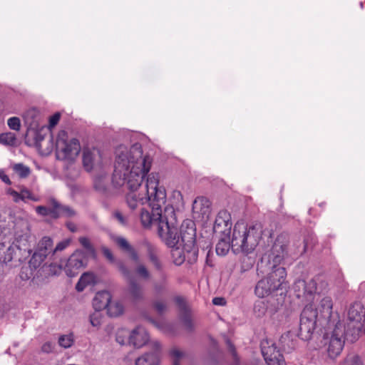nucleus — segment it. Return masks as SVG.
<instances>
[{
	"instance_id": "1",
	"label": "nucleus",
	"mask_w": 365,
	"mask_h": 365,
	"mask_svg": "<svg viewBox=\"0 0 365 365\" xmlns=\"http://www.w3.org/2000/svg\"><path fill=\"white\" fill-rule=\"evenodd\" d=\"M116 158L112 183L116 188H126L130 192L126 202L131 210L140 208V218L143 227L158 225V235L166 245L173 246L178 242L176 229L173 225L174 208L166 205V192L158 187V174L148 175L142 185L144 177L151 168L152 160L143 156L141 145L135 143L130 148L120 145Z\"/></svg>"
},
{
	"instance_id": "2",
	"label": "nucleus",
	"mask_w": 365,
	"mask_h": 365,
	"mask_svg": "<svg viewBox=\"0 0 365 365\" xmlns=\"http://www.w3.org/2000/svg\"><path fill=\"white\" fill-rule=\"evenodd\" d=\"M262 235V226L260 223L247 224L237 222L233 229L231 248L237 253L250 254L257 246Z\"/></svg>"
},
{
	"instance_id": "3",
	"label": "nucleus",
	"mask_w": 365,
	"mask_h": 365,
	"mask_svg": "<svg viewBox=\"0 0 365 365\" xmlns=\"http://www.w3.org/2000/svg\"><path fill=\"white\" fill-rule=\"evenodd\" d=\"M346 339L349 335L352 336L351 341H354L361 334H365V307L359 302L353 303L348 310Z\"/></svg>"
},
{
	"instance_id": "4",
	"label": "nucleus",
	"mask_w": 365,
	"mask_h": 365,
	"mask_svg": "<svg viewBox=\"0 0 365 365\" xmlns=\"http://www.w3.org/2000/svg\"><path fill=\"white\" fill-rule=\"evenodd\" d=\"M56 149L58 159L72 160L80 153L81 145L78 139L69 138L68 133L62 130L56 137Z\"/></svg>"
},
{
	"instance_id": "5",
	"label": "nucleus",
	"mask_w": 365,
	"mask_h": 365,
	"mask_svg": "<svg viewBox=\"0 0 365 365\" xmlns=\"http://www.w3.org/2000/svg\"><path fill=\"white\" fill-rule=\"evenodd\" d=\"M287 242L284 237L278 236L271 249L262 257L260 263L258 264V269H262L264 266L272 265L274 268L279 266L287 254Z\"/></svg>"
},
{
	"instance_id": "6",
	"label": "nucleus",
	"mask_w": 365,
	"mask_h": 365,
	"mask_svg": "<svg viewBox=\"0 0 365 365\" xmlns=\"http://www.w3.org/2000/svg\"><path fill=\"white\" fill-rule=\"evenodd\" d=\"M317 323L318 312L312 304L307 305L301 314L298 336L304 341L310 339Z\"/></svg>"
},
{
	"instance_id": "7",
	"label": "nucleus",
	"mask_w": 365,
	"mask_h": 365,
	"mask_svg": "<svg viewBox=\"0 0 365 365\" xmlns=\"http://www.w3.org/2000/svg\"><path fill=\"white\" fill-rule=\"evenodd\" d=\"M325 329L327 330L326 334H331L327 348L328 356L331 359H335L341 354L344 345L345 328L341 322H338L332 329Z\"/></svg>"
},
{
	"instance_id": "8",
	"label": "nucleus",
	"mask_w": 365,
	"mask_h": 365,
	"mask_svg": "<svg viewBox=\"0 0 365 365\" xmlns=\"http://www.w3.org/2000/svg\"><path fill=\"white\" fill-rule=\"evenodd\" d=\"M333 302L330 297H323L317 309L318 312L319 325L324 329H332L334 326L340 322L336 314L332 312Z\"/></svg>"
},
{
	"instance_id": "9",
	"label": "nucleus",
	"mask_w": 365,
	"mask_h": 365,
	"mask_svg": "<svg viewBox=\"0 0 365 365\" xmlns=\"http://www.w3.org/2000/svg\"><path fill=\"white\" fill-rule=\"evenodd\" d=\"M36 212L42 216L50 215L53 219L60 217H71L76 215V212L71 207L59 203L55 199L49 201V207L37 206L36 207Z\"/></svg>"
},
{
	"instance_id": "10",
	"label": "nucleus",
	"mask_w": 365,
	"mask_h": 365,
	"mask_svg": "<svg viewBox=\"0 0 365 365\" xmlns=\"http://www.w3.org/2000/svg\"><path fill=\"white\" fill-rule=\"evenodd\" d=\"M176 220L175 215H174L173 223V225L176 229V237H178V242L173 246H170L167 245L170 247H174L178 245H187V247L190 246H192L193 243H195V229L194 228V222L190 220L184 221L181 225L180 228V235H179L178 233V227L175 225Z\"/></svg>"
},
{
	"instance_id": "11",
	"label": "nucleus",
	"mask_w": 365,
	"mask_h": 365,
	"mask_svg": "<svg viewBox=\"0 0 365 365\" xmlns=\"http://www.w3.org/2000/svg\"><path fill=\"white\" fill-rule=\"evenodd\" d=\"M269 266H264L263 269H260L261 272H268L267 279L273 284V287H277L279 289H286V277L287 272L284 267L276 266L274 268Z\"/></svg>"
},
{
	"instance_id": "12",
	"label": "nucleus",
	"mask_w": 365,
	"mask_h": 365,
	"mask_svg": "<svg viewBox=\"0 0 365 365\" xmlns=\"http://www.w3.org/2000/svg\"><path fill=\"white\" fill-rule=\"evenodd\" d=\"M232 227L231 215L225 210H220L215 219L213 231L216 235L227 237L230 235Z\"/></svg>"
},
{
	"instance_id": "13",
	"label": "nucleus",
	"mask_w": 365,
	"mask_h": 365,
	"mask_svg": "<svg viewBox=\"0 0 365 365\" xmlns=\"http://www.w3.org/2000/svg\"><path fill=\"white\" fill-rule=\"evenodd\" d=\"M150 351L135 359V365H159L160 362L161 345L158 341L150 344Z\"/></svg>"
},
{
	"instance_id": "14",
	"label": "nucleus",
	"mask_w": 365,
	"mask_h": 365,
	"mask_svg": "<svg viewBox=\"0 0 365 365\" xmlns=\"http://www.w3.org/2000/svg\"><path fill=\"white\" fill-rule=\"evenodd\" d=\"M48 132L49 131L45 126L34 131L35 145L43 154L49 153L53 148L52 134L50 133L48 139H46Z\"/></svg>"
},
{
	"instance_id": "15",
	"label": "nucleus",
	"mask_w": 365,
	"mask_h": 365,
	"mask_svg": "<svg viewBox=\"0 0 365 365\" xmlns=\"http://www.w3.org/2000/svg\"><path fill=\"white\" fill-rule=\"evenodd\" d=\"M101 164V155L96 148H84L83 150V165L87 171H91Z\"/></svg>"
},
{
	"instance_id": "16",
	"label": "nucleus",
	"mask_w": 365,
	"mask_h": 365,
	"mask_svg": "<svg viewBox=\"0 0 365 365\" xmlns=\"http://www.w3.org/2000/svg\"><path fill=\"white\" fill-rule=\"evenodd\" d=\"M262 354L266 363L268 365H284L285 361L279 351L277 349L274 344L265 346L262 345Z\"/></svg>"
},
{
	"instance_id": "17",
	"label": "nucleus",
	"mask_w": 365,
	"mask_h": 365,
	"mask_svg": "<svg viewBox=\"0 0 365 365\" xmlns=\"http://www.w3.org/2000/svg\"><path fill=\"white\" fill-rule=\"evenodd\" d=\"M85 266L84 255L81 252H76L68 259L64 267L66 274L73 277L78 274V271Z\"/></svg>"
},
{
	"instance_id": "18",
	"label": "nucleus",
	"mask_w": 365,
	"mask_h": 365,
	"mask_svg": "<svg viewBox=\"0 0 365 365\" xmlns=\"http://www.w3.org/2000/svg\"><path fill=\"white\" fill-rule=\"evenodd\" d=\"M148 334L142 327L134 329L128 336V342L136 348H140L148 341Z\"/></svg>"
},
{
	"instance_id": "19",
	"label": "nucleus",
	"mask_w": 365,
	"mask_h": 365,
	"mask_svg": "<svg viewBox=\"0 0 365 365\" xmlns=\"http://www.w3.org/2000/svg\"><path fill=\"white\" fill-rule=\"evenodd\" d=\"M143 245L145 247L148 259L153 267L160 274L163 272V264L158 257L157 247L148 241H145Z\"/></svg>"
},
{
	"instance_id": "20",
	"label": "nucleus",
	"mask_w": 365,
	"mask_h": 365,
	"mask_svg": "<svg viewBox=\"0 0 365 365\" xmlns=\"http://www.w3.org/2000/svg\"><path fill=\"white\" fill-rule=\"evenodd\" d=\"M175 301L178 306L181 312V319L186 329L189 331H192L195 328L194 324L190 317V312L187 306L186 302L184 298L177 297Z\"/></svg>"
},
{
	"instance_id": "21",
	"label": "nucleus",
	"mask_w": 365,
	"mask_h": 365,
	"mask_svg": "<svg viewBox=\"0 0 365 365\" xmlns=\"http://www.w3.org/2000/svg\"><path fill=\"white\" fill-rule=\"evenodd\" d=\"M277 290L279 289L277 287H273V284L266 277L257 283L255 292L258 297L263 298Z\"/></svg>"
},
{
	"instance_id": "22",
	"label": "nucleus",
	"mask_w": 365,
	"mask_h": 365,
	"mask_svg": "<svg viewBox=\"0 0 365 365\" xmlns=\"http://www.w3.org/2000/svg\"><path fill=\"white\" fill-rule=\"evenodd\" d=\"M192 211L195 214L207 217L210 212V202L205 197H197L192 203Z\"/></svg>"
},
{
	"instance_id": "23",
	"label": "nucleus",
	"mask_w": 365,
	"mask_h": 365,
	"mask_svg": "<svg viewBox=\"0 0 365 365\" xmlns=\"http://www.w3.org/2000/svg\"><path fill=\"white\" fill-rule=\"evenodd\" d=\"M111 300V295L108 291H101L96 293L93 299V307L96 311H101L107 309L110 301Z\"/></svg>"
},
{
	"instance_id": "24",
	"label": "nucleus",
	"mask_w": 365,
	"mask_h": 365,
	"mask_svg": "<svg viewBox=\"0 0 365 365\" xmlns=\"http://www.w3.org/2000/svg\"><path fill=\"white\" fill-rule=\"evenodd\" d=\"M128 292L129 297L134 302L143 300L144 298L142 287L134 279L129 281Z\"/></svg>"
},
{
	"instance_id": "25",
	"label": "nucleus",
	"mask_w": 365,
	"mask_h": 365,
	"mask_svg": "<svg viewBox=\"0 0 365 365\" xmlns=\"http://www.w3.org/2000/svg\"><path fill=\"white\" fill-rule=\"evenodd\" d=\"M52 247L53 240L48 237H43L38 242L37 248L34 252L46 257L47 255L51 252Z\"/></svg>"
},
{
	"instance_id": "26",
	"label": "nucleus",
	"mask_w": 365,
	"mask_h": 365,
	"mask_svg": "<svg viewBox=\"0 0 365 365\" xmlns=\"http://www.w3.org/2000/svg\"><path fill=\"white\" fill-rule=\"evenodd\" d=\"M230 240V236L227 237L220 236V238L216 245V253L218 255L225 256L228 253L230 248L231 247V241Z\"/></svg>"
},
{
	"instance_id": "27",
	"label": "nucleus",
	"mask_w": 365,
	"mask_h": 365,
	"mask_svg": "<svg viewBox=\"0 0 365 365\" xmlns=\"http://www.w3.org/2000/svg\"><path fill=\"white\" fill-rule=\"evenodd\" d=\"M95 277L92 273H83L80 277L78 283L76 285V289L78 292H82L86 286L91 284L94 282Z\"/></svg>"
},
{
	"instance_id": "28",
	"label": "nucleus",
	"mask_w": 365,
	"mask_h": 365,
	"mask_svg": "<svg viewBox=\"0 0 365 365\" xmlns=\"http://www.w3.org/2000/svg\"><path fill=\"white\" fill-rule=\"evenodd\" d=\"M182 247L185 252L187 261L190 264H194L197 261L198 256V249L196 247L195 243H193V245L190 246V247H187V245H183Z\"/></svg>"
},
{
	"instance_id": "29",
	"label": "nucleus",
	"mask_w": 365,
	"mask_h": 365,
	"mask_svg": "<svg viewBox=\"0 0 365 365\" xmlns=\"http://www.w3.org/2000/svg\"><path fill=\"white\" fill-rule=\"evenodd\" d=\"M173 248L172 250L173 262L175 265L180 266L186 259L185 252L183 250V248L180 249L179 247H178V245Z\"/></svg>"
},
{
	"instance_id": "30",
	"label": "nucleus",
	"mask_w": 365,
	"mask_h": 365,
	"mask_svg": "<svg viewBox=\"0 0 365 365\" xmlns=\"http://www.w3.org/2000/svg\"><path fill=\"white\" fill-rule=\"evenodd\" d=\"M168 277L165 272L160 274V279L153 284V287L157 294L163 293L167 287Z\"/></svg>"
},
{
	"instance_id": "31",
	"label": "nucleus",
	"mask_w": 365,
	"mask_h": 365,
	"mask_svg": "<svg viewBox=\"0 0 365 365\" xmlns=\"http://www.w3.org/2000/svg\"><path fill=\"white\" fill-rule=\"evenodd\" d=\"M108 314L110 317H118L123 312V306L120 302H112L110 301L108 306L107 307Z\"/></svg>"
},
{
	"instance_id": "32",
	"label": "nucleus",
	"mask_w": 365,
	"mask_h": 365,
	"mask_svg": "<svg viewBox=\"0 0 365 365\" xmlns=\"http://www.w3.org/2000/svg\"><path fill=\"white\" fill-rule=\"evenodd\" d=\"M114 264L118 269V272L128 280L133 279L132 274L130 269L127 267L124 262L122 260H117Z\"/></svg>"
},
{
	"instance_id": "33",
	"label": "nucleus",
	"mask_w": 365,
	"mask_h": 365,
	"mask_svg": "<svg viewBox=\"0 0 365 365\" xmlns=\"http://www.w3.org/2000/svg\"><path fill=\"white\" fill-rule=\"evenodd\" d=\"M13 170L16 173V174L21 178H26L31 173L30 168L22 163L15 164L13 166Z\"/></svg>"
},
{
	"instance_id": "34",
	"label": "nucleus",
	"mask_w": 365,
	"mask_h": 365,
	"mask_svg": "<svg viewBox=\"0 0 365 365\" xmlns=\"http://www.w3.org/2000/svg\"><path fill=\"white\" fill-rule=\"evenodd\" d=\"M16 141V135L13 133L8 132L0 135V143L5 145H14Z\"/></svg>"
},
{
	"instance_id": "35",
	"label": "nucleus",
	"mask_w": 365,
	"mask_h": 365,
	"mask_svg": "<svg viewBox=\"0 0 365 365\" xmlns=\"http://www.w3.org/2000/svg\"><path fill=\"white\" fill-rule=\"evenodd\" d=\"M45 259L46 257L34 252L29 262V267L31 269H36L41 266Z\"/></svg>"
},
{
	"instance_id": "36",
	"label": "nucleus",
	"mask_w": 365,
	"mask_h": 365,
	"mask_svg": "<svg viewBox=\"0 0 365 365\" xmlns=\"http://www.w3.org/2000/svg\"><path fill=\"white\" fill-rule=\"evenodd\" d=\"M341 365H364L361 358L354 354H349L343 361Z\"/></svg>"
},
{
	"instance_id": "37",
	"label": "nucleus",
	"mask_w": 365,
	"mask_h": 365,
	"mask_svg": "<svg viewBox=\"0 0 365 365\" xmlns=\"http://www.w3.org/2000/svg\"><path fill=\"white\" fill-rule=\"evenodd\" d=\"M307 287V282L303 279H297L295 281L293 289L296 293V295L298 298L304 297L303 291Z\"/></svg>"
},
{
	"instance_id": "38",
	"label": "nucleus",
	"mask_w": 365,
	"mask_h": 365,
	"mask_svg": "<svg viewBox=\"0 0 365 365\" xmlns=\"http://www.w3.org/2000/svg\"><path fill=\"white\" fill-rule=\"evenodd\" d=\"M135 272L140 277L145 280L150 279L151 277L150 271L143 264H140L136 267Z\"/></svg>"
},
{
	"instance_id": "39",
	"label": "nucleus",
	"mask_w": 365,
	"mask_h": 365,
	"mask_svg": "<svg viewBox=\"0 0 365 365\" xmlns=\"http://www.w3.org/2000/svg\"><path fill=\"white\" fill-rule=\"evenodd\" d=\"M78 242L83 247H84L91 255L93 256L96 255V250L91 243L90 240L86 237H80Z\"/></svg>"
},
{
	"instance_id": "40",
	"label": "nucleus",
	"mask_w": 365,
	"mask_h": 365,
	"mask_svg": "<svg viewBox=\"0 0 365 365\" xmlns=\"http://www.w3.org/2000/svg\"><path fill=\"white\" fill-rule=\"evenodd\" d=\"M43 268L46 269L48 275H56L60 273L62 269V265L56 263H51L48 265H44Z\"/></svg>"
},
{
	"instance_id": "41",
	"label": "nucleus",
	"mask_w": 365,
	"mask_h": 365,
	"mask_svg": "<svg viewBox=\"0 0 365 365\" xmlns=\"http://www.w3.org/2000/svg\"><path fill=\"white\" fill-rule=\"evenodd\" d=\"M170 356L173 358V365H180V361L185 356V353L175 348L170 350Z\"/></svg>"
},
{
	"instance_id": "42",
	"label": "nucleus",
	"mask_w": 365,
	"mask_h": 365,
	"mask_svg": "<svg viewBox=\"0 0 365 365\" xmlns=\"http://www.w3.org/2000/svg\"><path fill=\"white\" fill-rule=\"evenodd\" d=\"M73 339L72 335H62L58 339V344L61 346L66 349L72 346Z\"/></svg>"
},
{
	"instance_id": "43",
	"label": "nucleus",
	"mask_w": 365,
	"mask_h": 365,
	"mask_svg": "<svg viewBox=\"0 0 365 365\" xmlns=\"http://www.w3.org/2000/svg\"><path fill=\"white\" fill-rule=\"evenodd\" d=\"M317 287H316V282L314 280H309L308 282H307V287L304 289V291H303L304 297H309L312 296L314 293L316 292Z\"/></svg>"
},
{
	"instance_id": "44",
	"label": "nucleus",
	"mask_w": 365,
	"mask_h": 365,
	"mask_svg": "<svg viewBox=\"0 0 365 365\" xmlns=\"http://www.w3.org/2000/svg\"><path fill=\"white\" fill-rule=\"evenodd\" d=\"M114 241L120 248L126 252L132 247L127 240L123 237H117Z\"/></svg>"
},
{
	"instance_id": "45",
	"label": "nucleus",
	"mask_w": 365,
	"mask_h": 365,
	"mask_svg": "<svg viewBox=\"0 0 365 365\" xmlns=\"http://www.w3.org/2000/svg\"><path fill=\"white\" fill-rule=\"evenodd\" d=\"M14 252L15 247L10 246L6 249V252H4V257H1V259H2L3 262L5 263L10 262L14 259Z\"/></svg>"
},
{
	"instance_id": "46",
	"label": "nucleus",
	"mask_w": 365,
	"mask_h": 365,
	"mask_svg": "<svg viewBox=\"0 0 365 365\" xmlns=\"http://www.w3.org/2000/svg\"><path fill=\"white\" fill-rule=\"evenodd\" d=\"M20 194L21 200L24 201L26 199H29L33 201H38V198L35 197L32 193L25 187H20Z\"/></svg>"
},
{
	"instance_id": "47",
	"label": "nucleus",
	"mask_w": 365,
	"mask_h": 365,
	"mask_svg": "<svg viewBox=\"0 0 365 365\" xmlns=\"http://www.w3.org/2000/svg\"><path fill=\"white\" fill-rule=\"evenodd\" d=\"M7 124L9 127L14 130H19L21 128L20 119L16 116L10 118L8 120Z\"/></svg>"
},
{
	"instance_id": "48",
	"label": "nucleus",
	"mask_w": 365,
	"mask_h": 365,
	"mask_svg": "<svg viewBox=\"0 0 365 365\" xmlns=\"http://www.w3.org/2000/svg\"><path fill=\"white\" fill-rule=\"evenodd\" d=\"M94 187L96 190L101 192H106L107 190V185L105 183L104 178H99L95 180Z\"/></svg>"
},
{
	"instance_id": "49",
	"label": "nucleus",
	"mask_w": 365,
	"mask_h": 365,
	"mask_svg": "<svg viewBox=\"0 0 365 365\" xmlns=\"http://www.w3.org/2000/svg\"><path fill=\"white\" fill-rule=\"evenodd\" d=\"M153 306L155 311L159 314H163L167 309V306L165 302L160 300H155L153 302Z\"/></svg>"
},
{
	"instance_id": "50",
	"label": "nucleus",
	"mask_w": 365,
	"mask_h": 365,
	"mask_svg": "<svg viewBox=\"0 0 365 365\" xmlns=\"http://www.w3.org/2000/svg\"><path fill=\"white\" fill-rule=\"evenodd\" d=\"M113 217L118 222L122 225H126L128 224V219L125 217L123 213L118 210H115L113 213Z\"/></svg>"
},
{
	"instance_id": "51",
	"label": "nucleus",
	"mask_w": 365,
	"mask_h": 365,
	"mask_svg": "<svg viewBox=\"0 0 365 365\" xmlns=\"http://www.w3.org/2000/svg\"><path fill=\"white\" fill-rule=\"evenodd\" d=\"M60 117L61 115H51L48 120V125L45 126L46 128H48V130L51 134H52V129L58 123Z\"/></svg>"
},
{
	"instance_id": "52",
	"label": "nucleus",
	"mask_w": 365,
	"mask_h": 365,
	"mask_svg": "<svg viewBox=\"0 0 365 365\" xmlns=\"http://www.w3.org/2000/svg\"><path fill=\"white\" fill-rule=\"evenodd\" d=\"M254 311L258 316H262L266 312V307L263 302H257L254 307Z\"/></svg>"
},
{
	"instance_id": "53",
	"label": "nucleus",
	"mask_w": 365,
	"mask_h": 365,
	"mask_svg": "<svg viewBox=\"0 0 365 365\" xmlns=\"http://www.w3.org/2000/svg\"><path fill=\"white\" fill-rule=\"evenodd\" d=\"M101 251L105 256V257L111 263L114 264L116 260L110 249L106 247H102Z\"/></svg>"
},
{
	"instance_id": "54",
	"label": "nucleus",
	"mask_w": 365,
	"mask_h": 365,
	"mask_svg": "<svg viewBox=\"0 0 365 365\" xmlns=\"http://www.w3.org/2000/svg\"><path fill=\"white\" fill-rule=\"evenodd\" d=\"M6 193L12 196L13 200L15 202H19L20 200H21L20 192H19L11 188H9L6 190Z\"/></svg>"
},
{
	"instance_id": "55",
	"label": "nucleus",
	"mask_w": 365,
	"mask_h": 365,
	"mask_svg": "<svg viewBox=\"0 0 365 365\" xmlns=\"http://www.w3.org/2000/svg\"><path fill=\"white\" fill-rule=\"evenodd\" d=\"M127 252H128V254L130 256V258L133 261H135V262L139 261V255H138V252H136V250L133 247H131Z\"/></svg>"
},
{
	"instance_id": "56",
	"label": "nucleus",
	"mask_w": 365,
	"mask_h": 365,
	"mask_svg": "<svg viewBox=\"0 0 365 365\" xmlns=\"http://www.w3.org/2000/svg\"><path fill=\"white\" fill-rule=\"evenodd\" d=\"M127 252H128V254L130 256V258L133 261H135V262L139 261V255H138V252H136V250L133 247H131Z\"/></svg>"
},
{
	"instance_id": "57",
	"label": "nucleus",
	"mask_w": 365,
	"mask_h": 365,
	"mask_svg": "<svg viewBox=\"0 0 365 365\" xmlns=\"http://www.w3.org/2000/svg\"><path fill=\"white\" fill-rule=\"evenodd\" d=\"M68 245H69V242L67 241V240L60 242L56 246L55 249L53 250V252H57V251L63 250L66 247H68Z\"/></svg>"
},
{
	"instance_id": "58",
	"label": "nucleus",
	"mask_w": 365,
	"mask_h": 365,
	"mask_svg": "<svg viewBox=\"0 0 365 365\" xmlns=\"http://www.w3.org/2000/svg\"><path fill=\"white\" fill-rule=\"evenodd\" d=\"M212 303L215 305L223 306L226 304V301L223 297H215L212 299Z\"/></svg>"
},
{
	"instance_id": "59",
	"label": "nucleus",
	"mask_w": 365,
	"mask_h": 365,
	"mask_svg": "<svg viewBox=\"0 0 365 365\" xmlns=\"http://www.w3.org/2000/svg\"><path fill=\"white\" fill-rule=\"evenodd\" d=\"M90 322H91V324L93 326V327H98L100 324L99 322V320L98 319L97 317L95 316V314L91 316L90 317Z\"/></svg>"
},
{
	"instance_id": "60",
	"label": "nucleus",
	"mask_w": 365,
	"mask_h": 365,
	"mask_svg": "<svg viewBox=\"0 0 365 365\" xmlns=\"http://www.w3.org/2000/svg\"><path fill=\"white\" fill-rule=\"evenodd\" d=\"M0 178L6 184L11 185V182L8 175L4 173H0Z\"/></svg>"
},
{
	"instance_id": "61",
	"label": "nucleus",
	"mask_w": 365,
	"mask_h": 365,
	"mask_svg": "<svg viewBox=\"0 0 365 365\" xmlns=\"http://www.w3.org/2000/svg\"><path fill=\"white\" fill-rule=\"evenodd\" d=\"M51 349H52V346H51V344L50 342L45 343L42 346V350L44 352L48 353V352H50L51 351Z\"/></svg>"
},
{
	"instance_id": "62",
	"label": "nucleus",
	"mask_w": 365,
	"mask_h": 365,
	"mask_svg": "<svg viewBox=\"0 0 365 365\" xmlns=\"http://www.w3.org/2000/svg\"><path fill=\"white\" fill-rule=\"evenodd\" d=\"M66 226L68 229L72 232H75L77 230L76 225L71 222H67Z\"/></svg>"
},
{
	"instance_id": "63",
	"label": "nucleus",
	"mask_w": 365,
	"mask_h": 365,
	"mask_svg": "<svg viewBox=\"0 0 365 365\" xmlns=\"http://www.w3.org/2000/svg\"><path fill=\"white\" fill-rule=\"evenodd\" d=\"M227 344L230 352L232 354L233 356H235L236 351L234 345L231 343L230 340H227Z\"/></svg>"
},
{
	"instance_id": "64",
	"label": "nucleus",
	"mask_w": 365,
	"mask_h": 365,
	"mask_svg": "<svg viewBox=\"0 0 365 365\" xmlns=\"http://www.w3.org/2000/svg\"><path fill=\"white\" fill-rule=\"evenodd\" d=\"M116 341L120 344L123 345L125 344L126 339L118 334L116 336Z\"/></svg>"
}]
</instances>
